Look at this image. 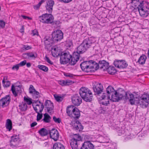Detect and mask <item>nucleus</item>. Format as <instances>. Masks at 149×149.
<instances>
[{
  "mask_svg": "<svg viewBox=\"0 0 149 149\" xmlns=\"http://www.w3.org/2000/svg\"><path fill=\"white\" fill-rule=\"evenodd\" d=\"M127 99L129 100L131 104L136 103L139 104L141 107L145 108L147 107L149 103V95L144 94L139 99L133 94L124 91L123 100Z\"/></svg>",
  "mask_w": 149,
  "mask_h": 149,
  "instance_id": "f257e3e1",
  "label": "nucleus"
},
{
  "mask_svg": "<svg viewBox=\"0 0 149 149\" xmlns=\"http://www.w3.org/2000/svg\"><path fill=\"white\" fill-rule=\"evenodd\" d=\"M79 94L83 100L87 102L92 101L93 97V93L88 88L82 87L79 90Z\"/></svg>",
  "mask_w": 149,
  "mask_h": 149,
  "instance_id": "f03ea898",
  "label": "nucleus"
},
{
  "mask_svg": "<svg viewBox=\"0 0 149 149\" xmlns=\"http://www.w3.org/2000/svg\"><path fill=\"white\" fill-rule=\"evenodd\" d=\"M66 112L70 117L75 118H78L80 116L79 110L73 105H70L67 107Z\"/></svg>",
  "mask_w": 149,
  "mask_h": 149,
  "instance_id": "7ed1b4c3",
  "label": "nucleus"
},
{
  "mask_svg": "<svg viewBox=\"0 0 149 149\" xmlns=\"http://www.w3.org/2000/svg\"><path fill=\"white\" fill-rule=\"evenodd\" d=\"M138 10L140 16L144 17H147L149 14V3H146L145 6L143 7V3H141L139 5Z\"/></svg>",
  "mask_w": 149,
  "mask_h": 149,
  "instance_id": "20e7f679",
  "label": "nucleus"
},
{
  "mask_svg": "<svg viewBox=\"0 0 149 149\" xmlns=\"http://www.w3.org/2000/svg\"><path fill=\"white\" fill-rule=\"evenodd\" d=\"M81 140V136L78 134H75L71 140L70 145L72 149H81L79 148L80 141Z\"/></svg>",
  "mask_w": 149,
  "mask_h": 149,
  "instance_id": "39448f33",
  "label": "nucleus"
},
{
  "mask_svg": "<svg viewBox=\"0 0 149 149\" xmlns=\"http://www.w3.org/2000/svg\"><path fill=\"white\" fill-rule=\"evenodd\" d=\"M63 34L62 31L59 30L53 31L52 33L51 39L53 41L56 42L61 40L63 38Z\"/></svg>",
  "mask_w": 149,
  "mask_h": 149,
  "instance_id": "423d86ee",
  "label": "nucleus"
},
{
  "mask_svg": "<svg viewBox=\"0 0 149 149\" xmlns=\"http://www.w3.org/2000/svg\"><path fill=\"white\" fill-rule=\"evenodd\" d=\"M40 21L43 23H51L53 21L54 17L51 14L45 13L39 17Z\"/></svg>",
  "mask_w": 149,
  "mask_h": 149,
  "instance_id": "0eeeda50",
  "label": "nucleus"
},
{
  "mask_svg": "<svg viewBox=\"0 0 149 149\" xmlns=\"http://www.w3.org/2000/svg\"><path fill=\"white\" fill-rule=\"evenodd\" d=\"M32 106L36 113L42 112L44 108L43 103L38 100L33 101L32 103Z\"/></svg>",
  "mask_w": 149,
  "mask_h": 149,
  "instance_id": "6e6552de",
  "label": "nucleus"
},
{
  "mask_svg": "<svg viewBox=\"0 0 149 149\" xmlns=\"http://www.w3.org/2000/svg\"><path fill=\"white\" fill-rule=\"evenodd\" d=\"M71 55L69 52H62L60 55V62L62 64H66L70 61Z\"/></svg>",
  "mask_w": 149,
  "mask_h": 149,
  "instance_id": "1a4fd4ad",
  "label": "nucleus"
},
{
  "mask_svg": "<svg viewBox=\"0 0 149 149\" xmlns=\"http://www.w3.org/2000/svg\"><path fill=\"white\" fill-rule=\"evenodd\" d=\"M124 91L122 93L117 92L115 91L111 95V99H110L113 102H118L120 99H123Z\"/></svg>",
  "mask_w": 149,
  "mask_h": 149,
  "instance_id": "9d476101",
  "label": "nucleus"
},
{
  "mask_svg": "<svg viewBox=\"0 0 149 149\" xmlns=\"http://www.w3.org/2000/svg\"><path fill=\"white\" fill-rule=\"evenodd\" d=\"M101 97V99L100 101V104L105 106H108L109 104L110 100L109 95H107L106 94L103 93Z\"/></svg>",
  "mask_w": 149,
  "mask_h": 149,
  "instance_id": "9b49d317",
  "label": "nucleus"
},
{
  "mask_svg": "<svg viewBox=\"0 0 149 149\" xmlns=\"http://www.w3.org/2000/svg\"><path fill=\"white\" fill-rule=\"evenodd\" d=\"M115 67L119 68H126L128 64L125 61L116 60L113 63Z\"/></svg>",
  "mask_w": 149,
  "mask_h": 149,
  "instance_id": "f8f14e48",
  "label": "nucleus"
},
{
  "mask_svg": "<svg viewBox=\"0 0 149 149\" xmlns=\"http://www.w3.org/2000/svg\"><path fill=\"white\" fill-rule=\"evenodd\" d=\"M72 102L75 106H79L82 102V99L78 94L74 95L71 97Z\"/></svg>",
  "mask_w": 149,
  "mask_h": 149,
  "instance_id": "ddd939ff",
  "label": "nucleus"
},
{
  "mask_svg": "<svg viewBox=\"0 0 149 149\" xmlns=\"http://www.w3.org/2000/svg\"><path fill=\"white\" fill-rule=\"evenodd\" d=\"M30 94L31 95L33 98L35 99H37L40 97L39 93L35 89L33 85H31L29 88Z\"/></svg>",
  "mask_w": 149,
  "mask_h": 149,
  "instance_id": "4468645a",
  "label": "nucleus"
},
{
  "mask_svg": "<svg viewBox=\"0 0 149 149\" xmlns=\"http://www.w3.org/2000/svg\"><path fill=\"white\" fill-rule=\"evenodd\" d=\"M93 89L94 92L99 95L102 92L103 88L102 85L100 83H96L93 86Z\"/></svg>",
  "mask_w": 149,
  "mask_h": 149,
  "instance_id": "2eb2a0df",
  "label": "nucleus"
},
{
  "mask_svg": "<svg viewBox=\"0 0 149 149\" xmlns=\"http://www.w3.org/2000/svg\"><path fill=\"white\" fill-rule=\"evenodd\" d=\"M91 61H85L82 62L80 64V66L82 70L87 72L91 71L90 70V62Z\"/></svg>",
  "mask_w": 149,
  "mask_h": 149,
  "instance_id": "dca6fc26",
  "label": "nucleus"
},
{
  "mask_svg": "<svg viewBox=\"0 0 149 149\" xmlns=\"http://www.w3.org/2000/svg\"><path fill=\"white\" fill-rule=\"evenodd\" d=\"M49 133L51 138L55 141H56L58 140L59 135L58 131L54 129H52L49 131Z\"/></svg>",
  "mask_w": 149,
  "mask_h": 149,
  "instance_id": "f3484780",
  "label": "nucleus"
},
{
  "mask_svg": "<svg viewBox=\"0 0 149 149\" xmlns=\"http://www.w3.org/2000/svg\"><path fill=\"white\" fill-rule=\"evenodd\" d=\"M82 43L87 50L93 46L94 41L92 38H87L85 39Z\"/></svg>",
  "mask_w": 149,
  "mask_h": 149,
  "instance_id": "a211bd4d",
  "label": "nucleus"
},
{
  "mask_svg": "<svg viewBox=\"0 0 149 149\" xmlns=\"http://www.w3.org/2000/svg\"><path fill=\"white\" fill-rule=\"evenodd\" d=\"M79 57L80 55L78 53L74 52L72 56H71L70 61L69 62L70 64L73 65H75L79 60Z\"/></svg>",
  "mask_w": 149,
  "mask_h": 149,
  "instance_id": "6ab92c4d",
  "label": "nucleus"
},
{
  "mask_svg": "<svg viewBox=\"0 0 149 149\" xmlns=\"http://www.w3.org/2000/svg\"><path fill=\"white\" fill-rule=\"evenodd\" d=\"M46 3L45 7L46 10L49 13H52L53 6L54 4V1L53 0H47L46 2Z\"/></svg>",
  "mask_w": 149,
  "mask_h": 149,
  "instance_id": "aec40b11",
  "label": "nucleus"
},
{
  "mask_svg": "<svg viewBox=\"0 0 149 149\" xmlns=\"http://www.w3.org/2000/svg\"><path fill=\"white\" fill-rule=\"evenodd\" d=\"M10 98L9 95H6L0 100V102L2 103L3 107L8 106L10 102Z\"/></svg>",
  "mask_w": 149,
  "mask_h": 149,
  "instance_id": "412c9836",
  "label": "nucleus"
},
{
  "mask_svg": "<svg viewBox=\"0 0 149 149\" xmlns=\"http://www.w3.org/2000/svg\"><path fill=\"white\" fill-rule=\"evenodd\" d=\"M73 127L74 130L77 132H80L83 129V127L79 121L74 122Z\"/></svg>",
  "mask_w": 149,
  "mask_h": 149,
  "instance_id": "4be33fe9",
  "label": "nucleus"
},
{
  "mask_svg": "<svg viewBox=\"0 0 149 149\" xmlns=\"http://www.w3.org/2000/svg\"><path fill=\"white\" fill-rule=\"evenodd\" d=\"M81 149H94V146L90 141H86L84 143Z\"/></svg>",
  "mask_w": 149,
  "mask_h": 149,
  "instance_id": "5701e85b",
  "label": "nucleus"
},
{
  "mask_svg": "<svg viewBox=\"0 0 149 149\" xmlns=\"http://www.w3.org/2000/svg\"><path fill=\"white\" fill-rule=\"evenodd\" d=\"M90 62V70H91V71L89 72H94L98 69L99 68V64H97L95 62L92 60Z\"/></svg>",
  "mask_w": 149,
  "mask_h": 149,
  "instance_id": "b1692460",
  "label": "nucleus"
},
{
  "mask_svg": "<svg viewBox=\"0 0 149 149\" xmlns=\"http://www.w3.org/2000/svg\"><path fill=\"white\" fill-rule=\"evenodd\" d=\"M19 141V136L17 135H14L11 136L10 141V145L14 146H17V143Z\"/></svg>",
  "mask_w": 149,
  "mask_h": 149,
  "instance_id": "393cba45",
  "label": "nucleus"
},
{
  "mask_svg": "<svg viewBox=\"0 0 149 149\" xmlns=\"http://www.w3.org/2000/svg\"><path fill=\"white\" fill-rule=\"evenodd\" d=\"M87 50L84 45L82 43L77 48L76 53H78L79 54H82L85 52Z\"/></svg>",
  "mask_w": 149,
  "mask_h": 149,
  "instance_id": "a878e982",
  "label": "nucleus"
},
{
  "mask_svg": "<svg viewBox=\"0 0 149 149\" xmlns=\"http://www.w3.org/2000/svg\"><path fill=\"white\" fill-rule=\"evenodd\" d=\"M52 49V53L53 56L57 57L60 55V52L59 47L56 46H55Z\"/></svg>",
  "mask_w": 149,
  "mask_h": 149,
  "instance_id": "bb28decb",
  "label": "nucleus"
},
{
  "mask_svg": "<svg viewBox=\"0 0 149 149\" xmlns=\"http://www.w3.org/2000/svg\"><path fill=\"white\" fill-rule=\"evenodd\" d=\"M53 40L49 38H44L45 48L47 50L49 49L52 45Z\"/></svg>",
  "mask_w": 149,
  "mask_h": 149,
  "instance_id": "cd10ccee",
  "label": "nucleus"
},
{
  "mask_svg": "<svg viewBox=\"0 0 149 149\" xmlns=\"http://www.w3.org/2000/svg\"><path fill=\"white\" fill-rule=\"evenodd\" d=\"M99 64V68L103 69L104 70L107 69L109 65V63L104 60L100 61Z\"/></svg>",
  "mask_w": 149,
  "mask_h": 149,
  "instance_id": "c85d7f7f",
  "label": "nucleus"
},
{
  "mask_svg": "<svg viewBox=\"0 0 149 149\" xmlns=\"http://www.w3.org/2000/svg\"><path fill=\"white\" fill-rule=\"evenodd\" d=\"M58 82L59 84L62 86L69 85L72 84V81L69 80H61L59 81Z\"/></svg>",
  "mask_w": 149,
  "mask_h": 149,
  "instance_id": "c756f323",
  "label": "nucleus"
},
{
  "mask_svg": "<svg viewBox=\"0 0 149 149\" xmlns=\"http://www.w3.org/2000/svg\"><path fill=\"white\" fill-rule=\"evenodd\" d=\"M49 131L46 130L45 128H42L38 132L41 136H45L49 133Z\"/></svg>",
  "mask_w": 149,
  "mask_h": 149,
  "instance_id": "7c9ffc66",
  "label": "nucleus"
},
{
  "mask_svg": "<svg viewBox=\"0 0 149 149\" xmlns=\"http://www.w3.org/2000/svg\"><path fill=\"white\" fill-rule=\"evenodd\" d=\"M6 127L7 129L10 131L12 129V122L11 120L9 119H7L6 125Z\"/></svg>",
  "mask_w": 149,
  "mask_h": 149,
  "instance_id": "2f4dec72",
  "label": "nucleus"
},
{
  "mask_svg": "<svg viewBox=\"0 0 149 149\" xmlns=\"http://www.w3.org/2000/svg\"><path fill=\"white\" fill-rule=\"evenodd\" d=\"M147 58L145 55H142L140 57L138 62L140 64H143L145 63Z\"/></svg>",
  "mask_w": 149,
  "mask_h": 149,
  "instance_id": "473e14b6",
  "label": "nucleus"
},
{
  "mask_svg": "<svg viewBox=\"0 0 149 149\" xmlns=\"http://www.w3.org/2000/svg\"><path fill=\"white\" fill-rule=\"evenodd\" d=\"M53 149H65L64 146L60 143L54 144L53 147Z\"/></svg>",
  "mask_w": 149,
  "mask_h": 149,
  "instance_id": "72a5a7b5",
  "label": "nucleus"
},
{
  "mask_svg": "<svg viewBox=\"0 0 149 149\" xmlns=\"http://www.w3.org/2000/svg\"><path fill=\"white\" fill-rule=\"evenodd\" d=\"M44 118L43 120L44 122L49 123L50 122L51 118L50 116L47 113L44 114Z\"/></svg>",
  "mask_w": 149,
  "mask_h": 149,
  "instance_id": "f704fd0d",
  "label": "nucleus"
},
{
  "mask_svg": "<svg viewBox=\"0 0 149 149\" xmlns=\"http://www.w3.org/2000/svg\"><path fill=\"white\" fill-rule=\"evenodd\" d=\"M115 91L113 88L111 86H109L106 89V92L108 94L107 95H109V94H111L112 95V93H113Z\"/></svg>",
  "mask_w": 149,
  "mask_h": 149,
  "instance_id": "c9c22d12",
  "label": "nucleus"
},
{
  "mask_svg": "<svg viewBox=\"0 0 149 149\" xmlns=\"http://www.w3.org/2000/svg\"><path fill=\"white\" fill-rule=\"evenodd\" d=\"M108 72L109 74L113 75L116 72V70L115 69L114 67H109L108 68Z\"/></svg>",
  "mask_w": 149,
  "mask_h": 149,
  "instance_id": "e433bc0d",
  "label": "nucleus"
},
{
  "mask_svg": "<svg viewBox=\"0 0 149 149\" xmlns=\"http://www.w3.org/2000/svg\"><path fill=\"white\" fill-rule=\"evenodd\" d=\"M19 106L21 110L24 111L27 109V104L25 102H22L19 105Z\"/></svg>",
  "mask_w": 149,
  "mask_h": 149,
  "instance_id": "4c0bfd02",
  "label": "nucleus"
},
{
  "mask_svg": "<svg viewBox=\"0 0 149 149\" xmlns=\"http://www.w3.org/2000/svg\"><path fill=\"white\" fill-rule=\"evenodd\" d=\"M38 67L40 70L45 72L47 71L48 70V68L47 66L44 65H38Z\"/></svg>",
  "mask_w": 149,
  "mask_h": 149,
  "instance_id": "58836bf2",
  "label": "nucleus"
},
{
  "mask_svg": "<svg viewBox=\"0 0 149 149\" xmlns=\"http://www.w3.org/2000/svg\"><path fill=\"white\" fill-rule=\"evenodd\" d=\"M46 107L47 112L50 113H52L53 109V103L50 102L49 106L47 107Z\"/></svg>",
  "mask_w": 149,
  "mask_h": 149,
  "instance_id": "ea45409f",
  "label": "nucleus"
},
{
  "mask_svg": "<svg viewBox=\"0 0 149 149\" xmlns=\"http://www.w3.org/2000/svg\"><path fill=\"white\" fill-rule=\"evenodd\" d=\"M54 95L55 100L58 102H61L63 99V96H60L56 94H54Z\"/></svg>",
  "mask_w": 149,
  "mask_h": 149,
  "instance_id": "a19ab883",
  "label": "nucleus"
},
{
  "mask_svg": "<svg viewBox=\"0 0 149 149\" xmlns=\"http://www.w3.org/2000/svg\"><path fill=\"white\" fill-rule=\"evenodd\" d=\"M29 56V59L31 58H35L37 57V55L35 53H33L32 52L28 53Z\"/></svg>",
  "mask_w": 149,
  "mask_h": 149,
  "instance_id": "79ce46f5",
  "label": "nucleus"
},
{
  "mask_svg": "<svg viewBox=\"0 0 149 149\" xmlns=\"http://www.w3.org/2000/svg\"><path fill=\"white\" fill-rule=\"evenodd\" d=\"M45 0H42L39 3L33 6V8L35 9L38 10L39 8L42 3L45 1Z\"/></svg>",
  "mask_w": 149,
  "mask_h": 149,
  "instance_id": "37998d69",
  "label": "nucleus"
},
{
  "mask_svg": "<svg viewBox=\"0 0 149 149\" xmlns=\"http://www.w3.org/2000/svg\"><path fill=\"white\" fill-rule=\"evenodd\" d=\"M24 100L26 102L28 105H31L33 102L31 101V99L29 98H28L25 97H24Z\"/></svg>",
  "mask_w": 149,
  "mask_h": 149,
  "instance_id": "c03bdc74",
  "label": "nucleus"
},
{
  "mask_svg": "<svg viewBox=\"0 0 149 149\" xmlns=\"http://www.w3.org/2000/svg\"><path fill=\"white\" fill-rule=\"evenodd\" d=\"M53 119L54 121L57 123H60L61 122V119L59 118H57L55 116L53 117Z\"/></svg>",
  "mask_w": 149,
  "mask_h": 149,
  "instance_id": "a18cd8bd",
  "label": "nucleus"
},
{
  "mask_svg": "<svg viewBox=\"0 0 149 149\" xmlns=\"http://www.w3.org/2000/svg\"><path fill=\"white\" fill-rule=\"evenodd\" d=\"M11 91L14 95L15 96H16L17 95V94L15 90V86L14 85H12V86Z\"/></svg>",
  "mask_w": 149,
  "mask_h": 149,
  "instance_id": "49530a36",
  "label": "nucleus"
},
{
  "mask_svg": "<svg viewBox=\"0 0 149 149\" xmlns=\"http://www.w3.org/2000/svg\"><path fill=\"white\" fill-rule=\"evenodd\" d=\"M64 75L65 77H69L71 78H73L74 76V75L72 74L68 73H64Z\"/></svg>",
  "mask_w": 149,
  "mask_h": 149,
  "instance_id": "de8ad7c7",
  "label": "nucleus"
},
{
  "mask_svg": "<svg viewBox=\"0 0 149 149\" xmlns=\"http://www.w3.org/2000/svg\"><path fill=\"white\" fill-rule=\"evenodd\" d=\"M31 48V47L29 45H24L22 49L24 50H28Z\"/></svg>",
  "mask_w": 149,
  "mask_h": 149,
  "instance_id": "09e8293b",
  "label": "nucleus"
},
{
  "mask_svg": "<svg viewBox=\"0 0 149 149\" xmlns=\"http://www.w3.org/2000/svg\"><path fill=\"white\" fill-rule=\"evenodd\" d=\"M39 112H38V113H38L37 116V121L40 120L42 118V114L40 113Z\"/></svg>",
  "mask_w": 149,
  "mask_h": 149,
  "instance_id": "8fccbe9b",
  "label": "nucleus"
},
{
  "mask_svg": "<svg viewBox=\"0 0 149 149\" xmlns=\"http://www.w3.org/2000/svg\"><path fill=\"white\" fill-rule=\"evenodd\" d=\"M5 25V22L2 20H0V27L3 28Z\"/></svg>",
  "mask_w": 149,
  "mask_h": 149,
  "instance_id": "3c124183",
  "label": "nucleus"
},
{
  "mask_svg": "<svg viewBox=\"0 0 149 149\" xmlns=\"http://www.w3.org/2000/svg\"><path fill=\"white\" fill-rule=\"evenodd\" d=\"M26 61L25 60H24L22 61H21L18 64L19 66H22L25 65V64H26Z\"/></svg>",
  "mask_w": 149,
  "mask_h": 149,
  "instance_id": "603ef678",
  "label": "nucleus"
},
{
  "mask_svg": "<svg viewBox=\"0 0 149 149\" xmlns=\"http://www.w3.org/2000/svg\"><path fill=\"white\" fill-rule=\"evenodd\" d=\"M22 57L26 59H29L28 53L23 54H22Z\"/></svg>",
  "mask_w": 149,
  "mask_h": 149,
  "instance_id": "864d4df0",
  "label": "nucleus"
},
{
  "mask_svg": "<svg viewBox=\"0 0 149 149\" xmlns=\"http://www.w3.org/2000/svg\"><path fill=\"white\" fill-rule=\"evenodd\" d=\"M19 65L18 64H16L13 66L12 67V69L13 70H17L19 69Z\"/></svg>",
  "mask_w": 149,
  "mask_h": 149,
  "instance_id": "5fc2aeb1",
  "label": "nucleus"
},
{
  "mask_svg": "<svg viewBox=\"0 0 149 149\" xmlns=\"http://www.w3.org/2000/svg\"><path fill=\"white\" fill-rule=\"evenodd\" d=\"M32 35L33 36H34L35 35H38V32L36 30H34L32 31Z\"/></svg>",
  "mask_w": 149,
  "mask_h": 149,
  "instance_id": "6e6d98bb",
  "label": "nucleus"
},
{
  "mask_svg": "<svg viewBox=\"0 0 149 149\" xmlns=\"http://www.w3.org/2000/svg\"><path fill=\"white\" fill-rule=\"evenodd\" d=\"M45 60L49 64H53V62H52L49 59L47 56L45 57Z\"/></svg>",
  "mask_w": 149,
  "mask_h": 149,
  "instance_id": "4d7b16f0",
  "label": "nucleus"
},
{
  "mask_svg": "<svg viewBox=\"0 0 149 149\" xmlns=\"http://www.w3.org/2000/svg\"><path fill=\"white\" fill-rule=\"evenodd\" d=\"M60 1L63 2L64 3H68L71 2L72 0H59Z\"/></svg>",
  "mask_w": 149,
  "mask_h": 149,
  "instance_id": "13d9d810",
  "label": "nucleus"
},
{
  "mask_svg": "<svg viewBox=\"0 0 149 149\" xmlns=\"http://www.w3.org/2000/svg\"><path fill=\"white\" fill-rule=\"evenodd\" d=\"M50 102H51L49 100H46L45 103V106H46L49 107V104L50 105Z\"/></svg>",
  "mask_w": 149,
  "mask_h": 149,
  "instance_id": "bf43d9fd",
  "label": "nucleus"
},
{
  "mask_svg": "<svg viewBox=\"0 0 149 149\" xmlns=\"http://www.w3.org/2000/svg\"><path fill=\"white\" fill-rule=\"evenodd\" d=\"M21 17H23V18L24 19H30V20L32 19V18H31L29 17L28 16H24V15H22Z\"/></svg>",
  "mask_w": 149,
  "mask_h": 149,
  "instance_id": "052dcab7",
  "label": "nucleus"
},
{
  "mask_svg": "<svg viewBox=\"0 0 149 149\" xmlns=\"http://www.w3.org/2000/svg\"><path fill=\"white\" fill-rule=\"evenodd\" d=\"M67 44H68V46L69 47H70L72 45V41L70 40L67 41Z\"/></svg>",
  "mask_w": 149,
  "mask_h": 149,
  "instance_id": "680f3d73",
  "label": "nucleus"
},
{
  "mask_svg": "<svg viewBox=\"0 0 149 149\" xmlns=\"http://www.w3.org/2000/svg\"><path fill=\"white\" fill-rule=\"evenodd\" d=\"M37 124V123L36 122L32 123L31 125V127H34L35 126H36Z\"/></svg>",
  "mask_w": 149,
  "mask_h": 149,
  "instance_id": "e2e57ef3",
  "label": "nucleus"
},
{
  "mask_svg": "<svg viewBox=\"0 0 149 149\" xmlns=\"http://www.w3.org/2000/svg\"><path fill=\"white\" fill-rule=\"evenodd\" d=\"M6 84H5V85L6 87H9L10 84V82L9 81H6Z\"/></svg>",
  "mask_w": 149,
  "mask_h": 149,
  "instance_id": "0e129e2a",
  "label": "nucleus"
},
{
  "mask_svg": "<svg viewBox=\"0 0 149 149\" xmlns=\"http://www.w3.org/2000/svg\"><path fill=\"white\" fill-rule=\"evenodd\" d=\"M26 65L27 67L29 68L31 66V64L30 63H26Z\"/></svg>",
  "mask_w": 149,
  "mask_h": 149,
  "instance_id": "69168bd1",
  "label": "nucleus"
},
{
  "mask_svg": "<svg viewBox=\"0 0 149 149\" xmlns=\"http://www.w3.org/2000/svg\"><path fill=\"white\" fill-rule=\"evenodd\" d=\"M131 135H128L127 137V139H130L131 138V136H130Z\"/></svg>",
  "mask_w": 149,
  "mask_h": 149,
  "instance_id": "338daca9",
  "label": "nucleus"
},
{
  "mask_svg": "<svg viewBox=\"0 0 149 149\" xmlns=\"http://www.w3.org/2000/svg\"><path fill=\"white\" fill-rule=\"evenodd\" d=\"M23 26H22V29H20V32L22 33V32H24V29H23Z\"/></svg>",
  "mask_w": 149,
  "mask_h": 149,
  "instance_id": "774afa93",
  "label": "nucleus"
}]
</instances>
